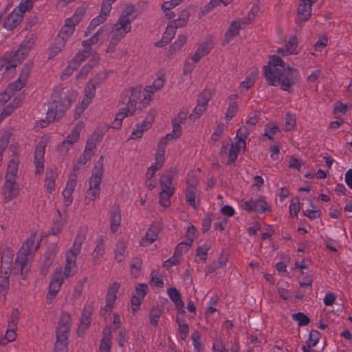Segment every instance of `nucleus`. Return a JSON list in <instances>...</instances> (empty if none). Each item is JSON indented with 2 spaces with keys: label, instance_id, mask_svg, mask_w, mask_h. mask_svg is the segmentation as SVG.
Masks as SVG:
<instances>
[{
  "label": "nucleus",
  "instance_id": "53",
  "mask_svg": "<svg viewBox=\"0 0 352 352\" xmlns=\"http://www.w3.org/2000/svg\"><path fill=\"white\" fill-rule=\"evenodd\" d=\"M18 172V162L15 160H11L8 166L7 173L5 179H16Z\"/></svg>",
  "mask_w": 352,
  "mask_h": 352
},
{
  "label": "nucleus",
  "instance_id": "47",
  "mask_svg": "<svg viewBox=\"0 0 352 352\" xmlns=\"http://www.w3.org/2000/svg\"><path fill=\"white\" fill-rule=\"evenodd\" d=\"M68 336L56 335V340L54 344V352H68Z\"/></svg>",
  "mask_w": 352,
  "mask_h": 352
},
{
  "label": "nucleus",
  "instance_id": "8",
  "mask_svg": "<svg viewBox=\"0 0 352 352\" xmlns=\"http://www.w3.org/2000/svg\"><path fill=\"white\" fill-rule=\"evenodd\" d=\"M34 45V39L30 38L24 41L14 54H6L3 58H6V62L8 64V66H6V70L15 69L18 65L21 64L28 56Z\"/></svg>",
  "mask_w": 352,
  "mask_h": 352
},
{
  "label": "nucleus",
  "instance_id": "30",
  "mask_svg": "<svg viewBox=\"0 0 352 352\" xmlns=\"http://www.w3.org/2000/svg\"><path fill=\"white\" fill-rule=\"evenodd\" d=\"M22 19L23 15L17 11L16 8H14L5 19L3 27L8 30H12L21 22Z\"/></svg>",
  "mask_w": 352,
  "mask_h": 352
},
{
  "label": "nucleus",
  "instance_id": "40",
  "mask_svg": "<svg viewBox=\"0 0 352 352\" xmlns=\"http://www.w3.org/2000/svg\"><path fill=\"white\" fill-rule=\"evenodd\" d=\"M245 148V142L243 141H236L230 145L228 153V162L229 164H232L238 157L239 151L242 148Z\"/></svg>",
  "mask_w": 352,
  "mask_h": 352
},
{
  "label": "nucleus",
  "instance_id": "16",
  "mask_svg": "<svg viewBox=\"0 0 352 352\" xmlns=\"http://www.w3.org/2000/svg\"><path fill=\"white\" fill-rule=\"evenodd\" d=\"M116 0H103L100 14L93 19L87 28L88 32L94 30L97 26L103 23L111 10V6Z\"/></svg>",
  "mask_w": 352,
  "mask_h": 352
},
{
  "label": "nucleus",
  "instance_id": "54",
  "mask_svg": "<svg viewBox=\"0 0 352 352\" xmlns=\"http://www.w3.org/2000/svg\"><path fill=\"white\" fill-rule=\"evenodd\" d=\"M162 314V310L159 307H153L149 313V322L153 326L156 327Z\"/></svg>",
  "mask_w": 352,
  "mask_h": 352
},
{
  "label": "nucleus",
  "instance_id": "51",
  "mask_svg": "<svg viewBox=\"0 0 352 352\" xmlns=\"http://www.w3.org/2000/svg\"><path fill=\"white\" fill-rule=\"evenodd\" d=\"M56 252L54 250H48L45 254V260L43 261V266L41 267V274H45L47 273L50 267L52 265L54 259Z\"/></svg>",
  "mask_w": 352,
  "mask_h": 352
},
{
  "label": "nucleus",
  "instance_id": "22",
  "mask_svg": "<svg viewBox=\"0 0 352 352\" xmlns=\"http://www.w3.org/2000/svg\"><path fill=\"white\" fill-rule=\"evenodd\" d=\"M120 287V285L118 282L113 283L109 287L105 298V305L104 307V310L105 311L110 312L114 307V305L117 299V293L119 291Z\"/></svg>",
  "mask_w": 352,
  "mask_h": 352
},
{
  "label": "nucleus",
  "instance_id": "1",
  "mask_svg": "<svg viewBox=\"0 0 352 352\" xmlns=\"http://www.w3.org/2000/svg\"><path fill=\"white\" fill-rule=\"evenodd\" d=\"M267 84L271 86L280 85L284 91H289L298 75L296 69L286 67L278 56H272L267 66L264 67Z\"/></svg>",
  "mask_w": 352,
  "mask_h": 352
},
{
  "label": "nucleus",
  "instance_id": "3",
  "mask_svg": "<svg viewBox=\"0 0 352 352\" xmlns=\"http://www.w3.org/2000/svg\"><path fill=\"white\" fill-rule=\"evenodd\" d=\"M129 101L126 106L120 109L116 115V118L112 122V127L118 129L122 126V120L130 116H132L137 109H142L146 107L151 101L146 102V98L148 97V93L142 92L141 87H136L130 88L128 91Z\"/></svg>",
  "mask_w": 352,
  "mask_h": 352
},
{
  "label": "nucleus",
  "instance_id": "59",
  "mask_svg": "<svg viewBox=\"0 0 352 352\" xmlns=\"http://www.w3.org/2000/svg\"><path fill=\"white\" fill-rule=\"evenodd\" d=\"M206 109L207 108L204 107V105L197 104L192 113H190L189 119L192 121L198 120L206 112Z\"/></svg>",
  "mask_w": 352,
  "mask_h": 352
},
{
  "label": "nucleus",
  "instance_id": "4",
  "mask_svg": "<svg viewBox=\"0 0 352 352\" xmlns=\"http://www.w3.org/2000/svg\"><path fill=\"white\" fill-rule=\"evenodd\" d=\"M85 239L86 233L83 230H80L75 238L73 245L66 253L64 267H60L56 270L55 272H60V276L64 279L72 276L76 272V259L81 252L82 245Z\"/></svg>",
  "mask_w": 352,
  "mask_h": 352
},
{
  "label": "nucleus",
  "instance_id": "2",
  "mask_svg": "<svg viewBox=\"0 0 352 352\" xmlns=\"http://www.w3.org/2000/svg\"><path fill=\"white\" fill-rule=\"evenodd\" d=\"M77 97V92L72 89H65L61 86L54 88L47 112L48 122L60 119L71 107Z\"/></svg>",
  "mask_w": 352,
  "mask_h": 352
},
{
  "label": "nucleus",
  "instance_id": "60",
  "mask_svg": "<svg viewBox=\"0 0 352 352\" xmlns=\"http://www.w3.org/2000/svg\"><path fill=\"white\" fill-rule=\"evenodd\" d=\"M142 261L139 258H135L131 263V273L134 278H138L140 274Z\"/></svg>",
  "mask_w": 352,
  "mask_h": 352
},
{
  "label": "nucleus",
  "instance_id": "28",
  "mask_svg": "<svg viewBox=\"0 0 352 352\" xmlns=\"http://www.w3.org/2000/svg\"><path fill=\"white\" fill-rule=\"evenodd\" d=\"M76 186V179L75 176L70 177L67 182L65 188L62 194L63 197V203L66 206H69L73 201L72 194Z\"/></svg>",
  "mask_w": 352,
  "mask_h": 352
},
{
  "label": "nucleus",
  "instance_id": "44",
  "mask_svg": "<svg viewBox=\"0 0 352 352\" xmlns=\"http://www.w3.org/2000/svg\"><path fill=\"white\" fill-rule=\"evenodd\" d=\"M189 12L184 9L181 11L179 16L176 19H173L169 23L176 29L186 26L189 19Z\"/></svg>",
  "mask_w": 352,
  "mask_h": 352
},
{
  "label": "nucleus",
  "instance_id": "31",
  "mask_svg": "<svg viewBox=\"0 0 352 352\" xmlns=\"http://www.w3.org/2000/svg\"><path fill=\"white\" fill-rule=\"evenodd\" d=\"M60 274V272H54L49 285L47 298H54L56 296L57 293L59 292L63 283L65 280L62 278Z\"/></svg>",
  "mask_w": 352,
  "mask_h": 352
},
{
  "label": "nucleus",
  "instance_id": "42",
  "mask_svg": "<svg viewBox=\"0 0 352 352\" xmlns=\"http://www.w3.org/2000/svg\"><path fill=\"white\" fill-rule=\"evenodd\" d=\"M111 329L106 328L103 331V336L100 341V352H111Z\"/></svg>",
  "mask_w": 352,
  "mask_h": 352
},
{
  "label": "nucleus",
  "instance_id": "56",
  "mask_svg": "<svg viewBox=\"0 0 352 352\" xmlns=\"http://www.w3.org/2000/svg\"><path fill=\"white\" fill-rule=\"evenodd\" d=\"M192 244L191 239H186L184 241L179 243L176 247L175 254L180 258L182 254L187 252L190 250Z\"/></svg>",
  "mask_w": 352,
  "mask_h": 352
},
{
  "label": "nucleus",
  "instance_id": "24",
  "mask_svg": "<svg viewBox=\"0 0 352 352\" xmlns=\"http://www.w3.org/2000/svg\"><path fill=\"white\" fill-rule=\"evenodd\" d=\"M30 71V68L29 67H24L19 78L14 82L10 83L8 85L6 89L12 95L16 91H19L25 85L28 79Z\"/></svg>",
  "mask_w": 352,
  "mask_h": 352
},
{
  "label": "nucleus",
  "instance_id": "45",
  "mask_svg": "<svg viewBox=\"0 0 352 352\" xmlns=\"http://www.w3.org/2000/svg\"><path fill=\"white\" fill-rule=\"evenodd\" d=\"M186 36L182 34L178 35L175 41L170 46L167 55L168 56H171L175 53L179 52L184 44L186 43Z\"/></svg>",
  "mask_w": 352,
  "mask_h": 352
},
{
  "label": "nucleus",
  "instance_id": "48",
  "mask_svg": "<svg viewBox=\"0 0 352 352\" xmlns=\"http://www.w3.org/2000/svg\"><path fill=\"white\" fill-rule=\"evenodd\" d=\"M210 248V244L205 243L203 245L199 246L197 249L196 252V261L205 263L207 260L208 252Z\"/></svg>",
  "mask_w": 352,
  "mask_h": 352
},
{
  "label": "nucleus",
  "instance_id": "34",
  "mask_svg": "<svg viewBox=\"0 0 352 352\" xmlns=\"http://www.w3.org/2000/svg\"><path fill=\"white\" fill-rule=\"evenodd\" d=\"M276 52L283 56L298 54V38L296 36H291L287 43L282 47L278 48Z\"/></svg>",
  "mask_w": 352,
  "mask_h": 352
},
{
  "label": "nucleus",
  "instance_id": "63",
  "mask_svg": "<svg viewBox=\"0 0 352 352\" xmlns=\"http://www.w3.org/2000/svg\"><path fill=\"white\" fill-rule=\"evenodd\" d=\"M292 318L298 322L299 326H306L310 322L309 318L305 314L301 312L294 314Z\"/></svg>",
  "mask_w": 352,
  "mask_h": 352
},
{
  "label": "nucleus",
  "instance_id": "32",
  "mask_svg": "<svg viewBox=\"0 0 352 352\" xmlns=\"http://www.w3.org/2000/svg\"><path fill=\"white\" fill-rule=\"evenodd\" d=\"M17 322L16 320H11L8 321L7 331L3 337L0 338V344L6 345L8 343L14 341L16 339Z\"/></svg>",
  "mask_w": 352,
  "mask_h": 352
},
{
  "label": "nucleus",
  "instance_id": "13",
  "mask_svg": "<svg viewBox=\"0 0 352 352\" xmlns=\"http://www.w3.org/2000/svg\"><path fill=\"white\" fill-rule=\"evenodd\" d=\"M84 128L82 122H79L72 129V132L66 136L58 147L60 154L65 155L73 147L80 138V133Z\"/></svg>",
  "mask_w": 352,
  "mask_h": 352
},
{
  "label": "nucleus",
  "instance_id": "11",
  "mask_svg": "<svg viewBox=\"0 0 352 352\" xmlns=\"http://www.w3.org/2000/svg\"><path fill=\"white\" fill-rule=\"evenodd\" d=\"M50 140V135H43L35 147L33 164L35 167L34 173L36 175H41L44 170L45 147L49 143Z\"/></svg>",
  "mask_w": 352,
  "mask_h": 352
},
{
  "label": "nucleus",
  "instance_id": "25",
  "mask_svg": "<svg viewBox=\"0 0 352 352\" xmlns=\"http://www.w3.org/2000/svg\"><path fill=\"white\" fill-rule=\"evenodd\" d=\"M57 177V168L54 166L48 167L45 172V187L48 193L51 194L55 190Z\"/></svg>",
  "mask_w": 352,
  "mask_h": 352
},
{
  "label": "nucleus",
  "instance_id": "29",
  "mask_svg": "<svg viewBox=\"0 0 352 352\" xmlns=\"http://www.w3.org/2000/svg\"><path fill=\"white\" fill-rule=\"evenodd\" d=\"M247 25L242 20L234 21L231 23L229 29L225 34L224 43H230L239 33L241 29L245 28Z\"/></svg>",
  "mask_w": 352,
  "mask_h": 352
},
{
  "label": "nucleus",
  "instance_id": "20",
  "mask_svg": "<svg viewBox=\"0 0 352 352\" xmlns=\"http://www.w3.org/2000/svg\"><path fill=\"white\" fill-rule=\"evenodd\" d=\"M167 142L168 141L166 138H162L157 144V151L155 157V162H153L149 167L150 169H152L155 172H157V170L161 168L164 165L165 161L164 155Z\"/></svg>",
  "mask_w": 352,
  "mask_h": 352
},
{
  "label": "nucleus",
  "instance_id": "33",
  "mask_svg": "<svg viewBox=\"0 0 352 352\" xmlns=\"http://www.w3.org/2000/svg\"><path fill=\"white\" fill-rule=\"evenodd\" d=\"M160 228L157 224H152L147 230L146 235L142 239L140 245L142 246H146L157 240L158 238Z\"/></svg>",
  "mask_w": 352,
  "mask_h": 352
},
{
  "label": "nucleus",
  "instance_id": "52",
  "mask_svg": "<svg viewBox=\"0 0 352 352\" xmlns=\"http://www.w3.org/2000/svg\"><path fill=\"white\" fill-rule=\"evenodd\" d=\"M65 41L58 37L49 50V58L56 56L65 47Z\"/></svg>",
  "mask_w": 352,
  "mask_h": 352
},
{
  "label": "nucleus",
  "instance_id": "27",
  "mask_svg": "<svg viewBox=\"0 0 352 352\" xmlns=\"http://www.w3.org/2000/svg\"><path fill=\"white\" fill-rule=\"evenodd\" d=\"M72 325V317L69 314L63 312L60 315L56 328V335L68 336Z\"/></svg>",
  "mask_w": 352,
  "mask_h": 352
},
{
  "label": "nucleus",
  "instance_id": "10",
  "mask_svg": "<svg viewBox=\"0 0 352 352\" xmlns=\"http://www.w3.org/2000/svg\"><path fill=\"white\" fill-rule=\"evenodd\" d=\"M13 252L8 249L4 250L1 257L0 294L5 296L9 288V276L13 261Z\"/></svg>",
  "mask_w": 352,
  "mask_h": 352
},
{
  "label": "nucleus",
  "instance_id": "38",
  "mask_svg": "<svg viewBox=\"0 0 352 352\" xmlns=\"http://www.w3.org/2000/svg\"><path fill=\"white\" fill-rule=\"evenodd\" d=\"M176 30L177 29L168 22L166 29L162 35V39L155 43V46L157 47H162L170 43L174 38Z\"/></svg>",
  "mask_w": 352,
  "mask_h": 352
},
{
  "label": "nucleus",
  "instance_id": "49",
  "mask_svg": "<svg viewBox=\"0 0 352 352\" xmlns=\"http://www.w3.org/2000/svg\"><path fill=\"white\" fill-rule=\"evenodd\" d=\"M150 129L149 122H144L137 124L135 126L133 131H132L130 139L140 138L144 132Z\"/></svg>",
  "mask_w": 352,
  "mask_h": 352
},
{
  "label": "nucleus",
  "instance_id": "36",
  "mask_svg": "<svg viewBox=\"0 0 352 352\" xmlns=\"http://www.w3.org/2000/svg\"><path fill=\"white\" fill-rule=\"evenodd\" d=\"M213 45L210 41L204 42L199 44L197 47V50L192 56V60L195 63H197L204 56L207 55L212 50Z\"/></svg>",
  "mask_w": 352,
  "mask_h": 352
},
{
  "label": "nucleus",
  "instance_id": "46",
  "mask_svg": "<svg viewBox=\"0 0 352 352\" xmlns=\"http://www.w3.org/2000/svg\"><path fill=\"white\" fill-rule=\"evenodd\" d=\"M167 294L177 308L180 309H183L184 303L182 300L179 292L175 287L168 289Z\"/></svg>",
  "mask_w": 352,
  "mask_h": 352
},
{
  "label": "nucleus",
  "instance_id": "64",
  "mask_svg": "<svg viewBox=\"0 0 352 352\" xmlns=\"http://www.w3.org/2000/svg\"><path fill=\"white\" fill-rule=\"evenodd\" d=\"M290 214L292 217H297L300 210L299 199L298 197L293 198L289 206Z\"/></svg>",
  "mask_w": 352,
  "mask_h": 352
},
{
  "label": "nucleus",
  "instance_id": "7",
  "mask_svg": "<svg viewBox=\"0 0 352 352\" xmlns=\"http://www.w3.org/2000/svg\"><path fill=\"white\" fill-rule=\"evenodd\" d=\"M108 31L109 28L107 25L100 27L92 36L83 41L82 45L85 47V49L77 53L71 61L76 63V66L79 67L80 64L91 55V45L103 40Z\"/></svg>",
  "mask_w": 352,
  "mask_h": 352
},
{
  "label": "nucleus",
  "instance_id": "6",
  "mask_svg": "<svg viewBox=\"0 0 352 352\" xmlns=\"http://www.w3.org/2000/svg\"><path fill=\"white\" fill-rule=\"evenodd\" d=\"M104 156L101 155L97 161L89 180V188L87 190L85 203L89 205L91 201L97 199L100 194V184L104 174Z\"/></svg>",
  "mask_w": 352,
  "mask_h": 352
},
{
  "label": "nucleus",
  "instance_id": "37",
  "mask_svg": "<svg viewBox=\"0 0 352 352\" xmlns=\"http://www.w3.org/2000/svg\"><path fill=\"white\" fill-rule=\"evenodd\" d=\"M105 254V246L102 237H99L96 240V245L91 253L93 261L95 264L100 262V260Z\"/></svg>",
  "mask_w": 352,
  "mask_h": 352
},
{
  "label": "nucleus",
  "instance_id": "57",
  "mask_svg": "<svg viewBox=\"0 0 352 352\" xmlns=\"http://www.w3.org/2000/svg\"><path fill=\"white\" fill-rule=\"evenodd\" d=\"M191 338L195 350L197 352H203L204 346L201 344V335L200 332L197 331H194L191 335Z\"/></svg>",
  "mask_w": 352,
  "mask_h": 352
},
{
  "label": "nucleus",
  "instance_id": "26",
  "mask_svg": "<svg viewBox=\"0 0 352 352\" xmlns=\"http://www.w3.org/2000/svg\"><path fill=\"white\" fill-rule=\"evenodd\" d=\"M318 0H300L298 8V16L302 21H307L311 15L312 5Z\"/></svg>",
  "mask_w": 352,
  "mask_h": 352
},
{
  "label": "nucleus",
  "instance_id": "5",
  "mask_svg": "<svg viewBox=\"0 0 352 352\" xmlns=\"http://www.w3.org/2000/svg\"><path fill=\"white\" fill-rule=\"evenodd\" d=\"M40 245V242L36 241L35 235H31L26 239L22 247L17 253L15 261V268H16L21 274H23L29 271L30 267L29 261L32 258L34 253Z\"/></svg>",
  "mask_w": 352,
  "mask_h": 352
},
{
  "label": "nucleus",
  "instance_id": "12",
  "mask_svg": "<svg viewBox=\"0 0 352 352\" xmlns=\"http://www.w3.org/2000/svg\"><path fill=\"white\" fill-rule=\"evenodd\" d=\"M241 206L248 212H257L258 213H265L271 211L270 206L263 197H260L258 199H243Z\"/></svg>",
  "mask_w": 352,
  "mask_h": 352
},
{
  "label": "nucleus",
  "instance_id": "43",
  "mask_svg": "<svg viewBox=\"0 0 352 352\" xmlns=\"http://www.w3.org/2000/svg\"><path fill=\"white\" fill-rule=\"evenodd\" d=\"M173 174L172 173H165L160 178V185L162 190L175 192V187L173 183Z\"/></svg>",
  "mask_w": 352,
  "mask_h": 352
},
{
  "label": "nucleus",
  "instance_id": "9",
  "mask_svg": "<svg viewBox=\"0 0 352 352\" xmlns=\"http://www.w3.org/2000/svg\"><path fill=\"white\" fill-rule=\"evenodd\" d=\"M85 12V6L77 8L74 14L65 20V23L59 31L58 37L66 42L74 34L76 26L82 20Z\"/></svg>",
  "mask_w": 352,
  "mask_h": 352
},
{
  "label": "nucleus",
  "instance_id": "55",
  "mask_svg": "<svg viewBox=\"0 0 352 352\" xmlns=\"http://www.w3.org/2000/svg\"><path fill=\"white\" fill-rule=\"evenodd\" d=\"M278 131L279 128L276 124L267 123L265 125L263 136L266 137L270 140H272Z\"/></svg>",
  "mask_w": 352,
  "mask_h": 352
},
{
  "label": "nucleus",
  "instance_id": "39",
  "mask_svg": "<svg viewBox=\"0 0 352 352\" xmlns=\"http://www.w3.org/2000/svg\"><path fill=\"white\" fill-rule=\"evenodd\" d=\"M121 213L119 207H115L110 211V228L113 233L116 232L121 223Z\"/></svg>",
  "mask_w": 352,
  "mask_h": 352
},
{
  "label": "nucleus",
  "instance_id": "19",
  "mask_svg": "<svg viewBox=\"0 0 352 352\" xmlns=\"http://www.w3.org/2000/svg\"><path fill=\"white\" fill-rule=\"evenodd\" d=\"M129 32L125 30L124 28L120 26H113L111 30L109 44L107 48V52L111 53L114 52L116 47L120 43V41L124 38Z\"/></svg>",
  "mask_w": 352,
  "mask_h": 352
},
{
  "label": "nucleus",
  "instance_id": "18",
  "mask_svg": "<svg viewBox=\"0 0 352 352\" xmlns=\"http://www.w3.org/2000/svg\"><path fill=\"white\" fill-rule=\"evenodd\" d=\"M186 183L187 186L185 191L186 201L190 206L196 209L198 205L197 201V179L193 177H190V176H188Z\"/></svg>",
  "mask_w": 352,
  "mask_h": 352
},
{
  "label": "nucleus",
  "instance_id": "17",
  "mask_svg": "<svg viewBox=\"0 0 352 352\" xmlns=\"http://www.w3.org/2000/svg\"><path fill=\"white\" fill-rule=\"evenodd\" d=\"M134 6L133 5H127L119 16L118 21L115 23V26H120L128 32L131 30V23L136 18L134 15Z\"/></svg>",
  "mask_w": 352,
  "mask_h": 352
},
{
  "label": "nucleus",
  "instance_id": "35",
  "mask_svg": "<svg viewBox=\"0 0 352 352\" xmlns=\"http://www.w3.org/2000/svg\"><path fill=\"white\" fill-rule=\"evenodd\" d=\"M166 80L164 77L160 76L157 78L151 85H147L144 88L145 92L148 93V97L146 98V102L152 100L153 95L160 90L165 85Z\"/></svg>",
  "mask_w": 352,
  "mask_h": 352
},
{
  "label": "nucleus",
  "instance_id": "61",
  "mask_svg": "<svg viewBox=\"0 0 352 352\" xmlns=\"http://www.w3.org/2000/svg\"><path fill=\"white\" fill-rule=\"evenodd\" d=\"M125 245L124 242L119 241L117 243L115 249V258L118 262H121L124 258Z\"/></svg>",
  "mask_w": 352,
  "mask_h": 352
},
{
  "label": "nucleus",
  "instance_id": "23",
  "mask_svg": "<svg viewBox=\"0 0 352 352\" xmlns=\"http://www.w3.org/2000/svg\"><path fill=\"white\" fill-rule=\"evenodd\" d=\"M4 201L9 202L19 195V187L16 184V179H5L3 186Z\"/></svg>",
  "mask_w": 352,
  "mask_h": 352
},
{
  "label": "nucleus",
  "instance_id": "50",
  "mask_svg": "<svg viewBox=\"0 0 352 352\" xmlns=\"http://www.w3.org/2000/svg\"><path fill=\"white\" fill-rule=\"evenodd\" d=\"M213 94L210 89H204L197 96V104L208 108L209 101L212 98Z\"/></svg>",
  "mask_w": 352,
  "mask_h": 352
},
{
  "label": "nucleus",
  "instance_id": "14",
  "mask_svg": "<svg viewBox=\"0 0 352 352\" xmlns=\"http://www.w3.org/2000/svg\"><path fill=\"white\" fill-rule=\"evenodd\" d=\"M189 110L186 107H182L177 116L173 120V131L171 133H168L164 138L167 141L173 140L179 138L182 133L181 124L189 118Z\"/></svg>",
  "mask_w": 352,
  "mask_h": 352
},
{
  "label": "nucleus",
  "instance_id": "62",
  "mask_svg": "<svg viewBox=\"0 0 352 352\" xmlns=\"http://www.w3.org/2000/svg\"><path fill=\"white\" fill-rule=\"evenodd\" d=\"M78 67L76 66V63H72V61L69 62L66 68L63 70L60 75V78L62 80H66L68 77H69L74 71H76Z\"/></svg>",
  "mask_w": 352,
  "mask_h": 352
},
{
  "label": "nucleus",
  "instance_id": "41",
  "mask_svg": "<svg viewBox=\"0 0 352 352\" xmlns=\"http://www.w3.org/2000/svg\"><path fill=\"white\" fill-rule=\"evenodd\" d=\"M93 308L90 305H86L84 307L80 324L78 327V331L85 330L88 329L91 323V316L92 314Z\"/></svg>",
  "mask_w": 352,
  "mask_h": 352
},
{
  "label": "nucleus",
  "instance_id": "21",
  "mask_svg": "<svg viewBox=\"0 0 352 352\" xmlns=\"http://www.w3.org/2000/svg\"><path fill=\"white\" fill-rule=\"evenodd\" d=\"M148 291V287L146 284L140 283L136 286L135 293L131 300V308L133 311H136L139 309Z\"/></svg>",
  "mask_w": 352,
  "mask_h": 352
},
{
  "label": "nucleus",
  "instance_id": "58",
  "mask_svg": "<svg viewBox=\"0 0 352 352\" xmlns=\"http://www.w3.org/2000/svg\"><path fill=\"white\" fill-rule=\"evenodd\" d=\"M174 192L162 190L160 193V204L164 207H168L170 205V197Z\"/></svg>",
  "mask_w": 352,
  "mask_h": 352
},
{
  "label": "nucleus",
  "instance_id": "15",
  "mask_svg": "<svg viewBox=\"0 0 352 352\" xmlns=\"http://www.w3.org/2000/svg\"><path fill=\"white\" fill-rule=\"evenodd\" d=\"M96 87L91 83L89 82L84 89V97L81 102L76 107L74 113V118L78 119L80 115L85 111L88 106L91 103L94 98L96 96Z\"/></svg>",
  "mask_w": 352,
  "mask_h": 352
}]
</instances>
